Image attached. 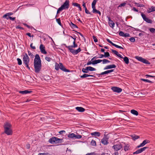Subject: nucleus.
I'll list each match as a JSON object with an SVG mask.
<instances>
[{"label": "nucleus", "mask_w": 155, "mask_h": 155, "mask_svg": "<svg viewBox=\"0 0 155 155\" xmlns=\"http://www.w3.org/2000/svg\"><path fill=\"white\" fill-rule=\"evenodd\" d=\"M66 48H67L69 50V51L74 55H76L80 52L81 49L79 47L77 49L75 50L73 48H75L78 47V45L76 43V41H73V45L67 46L65 44H63Z\"/></svg>", "instance_id": "nucleus-1"}, {"label": "nucleus", "mask_w": 155, "mask_h": 155, "mask_svg": "<svg viewBox=\"0 0 155 155\" xmlns=\"http://www.w3.org/2000/svg\"><path fill=\"white\" fill-rule=\"evenodd\" d=\"M3 127L4 129V133L8 135H12L13 134V130L12 129V125L8 122H5Z\"/></svg>", "instance_id": "nucleus-2"}, {"label": "nucleus", "mask_w": 155, "mask_h": 155, "mask_svg": "<svg viewBox=\"0 0 155 155\" xmlns=\"http://www.w3.org/2000/svg\"><path fill=\"white\" fill-rule=\"evenodd\" d=\"M69 7V0H66L61 6L59 8L57 11V14H58L64 9H67Z\"/></svg>", "instance_id": "nucleus-3"}, {"label": "nucleus", "mask_w": 155, "mask_h": 155, "mask_svg": "<svg viewBox=\"0 0 155 155\" xmlns=\"http://www.w3.org/2000/svg\"><path fill=\"white\" fill-rule=\"evenodd\" d=\"M35 72L36 73H39L41 69V63H34Z\"/></svg>", "instance_id": "nucleus-4"}, {"label": "nucleus", "mask_w": 155, "mask_h": 155, "mask_svg": "<svg viewBox=\"0 0 155 155\" xmlns=\"http://www.w3.org/2000/svg\"><path fill=\"white\" fill-rule=\"evenodd\" d=\"M136 59L138 60V61H140L144 64H150V62L148 60L145 59L142 57H139L138 56H136L135 57Z\"/></svg>", "instance_id": "nucleus-5"}, {"label": "nucleus", "mask_w": 155, "mask_h": 155, "mask_svg": "<svg viewBox=\"0 0 155 155\" xmlns=\"http://www.w3.org/2000/svg\"><path fill=\"white\" fill-rule=\"evenodd\" d=\"M108 134L106 135L104 134V135L103 138L101 140V143L104 145H106L108 144L109 142H108V140L109 139V137L108 136Z\"/></svg>", "instance_id": "nucleus-6"}, {"label": "nucleus", "mask_w": 155, "mask_h": 155, "mask_svg": "<svg viewBox=\"0 0 155 155\" xmlns=\"http://www.w3.org/2000/svg\"><path fill=\"white\" fill-rule=\"evenodd\" d=\"M140 13L141 16L144 21L148 23L152 24V23L153 21L151 19L147 17L146 15L143 12H140Z\"/></svg>", "instance_id": "nucleus-7"}, {"label": "nucleus", "mask_w": 155, "mask_h": 155, "mask_svg": "<svg viewBox=\"0 0 155 155\" xmlns=\"http://www.w3.org/2000/svg\"><path fill=\"white\" fill-rule=\"evenodd\" d=\"M112 148L115 151H117L120 150L122 148V146L121 143L114 145Z\"/></svg>", "instance_id": "nucleus-8"}, {"label": "nucleus", "mask_w": 155, "mask_h": 155, "mask_svg": "<svg viewBox=\"0 0 155 155\" xmlns=\"http://www.w3.org/2000/svg\"><path fill=\"white\" fill-rule=\"evenodd\" d=\"M111 89L114 92L117 93H120L122 91V89L121 88L117 87H113L111 88Z\"/></svg>", "instance_id": "nucleus-9"}, {"label": "nucleus", "mask_w": 155, "mask_h": 155, "mask_svg": "<svg viewBox=\"0 0 155 155\" xmlns=\"http://www.w3.org/2000/svg\"><path fill=\"white\" fill-rule=\"evenodd\" d=\"M35 58L34 60V63H41V58L38 54H37L35 56Z\"/></svg>", "instance_id": "nucleus-10"}, {"label": "nucleus", "mask_w": 155, "mask_h": 155, "mask_svg": "<svg viewBox=\"0 0 155 155\" xmlns=\"http://www.w3.org/2000/svg\"><path fill=\"white\" fill-rule=\"evenodd\" d=\"M59 64L60 65L59 69L65 72H70V71L69 69H66L61 63H59Z\"/></svg>", "instance_id": "nucleus-11"}, {"label": "nucleus", "mask_w": 155, "mask_h": 155, "mask_svg": "<svg viewBox=\"0 0 155 155\" xmlns=\"http://www.w3.org/2000/svg\"><path fill=\"white\" fill-rule=\"evenodd\" d=\"M106 39L107 41L108 42H109V43L110 44L114 46L116 48H120V49H124V48L120 46H119L117 45L114 43L109 39L107 38Z\"/></svg>", "instance_id": "nucleus-12"}, {"label": "nucleus", "mask_w": 155, "mask_h": 155, "mask_svg": "<svg viewBox=\"0 0 155 155\" xmlns=\"http://www.w3.org/2000/svg\"><path fill=\"white\" fill-rule=\"evenodd\" d=\"M39 48L42 53L44 54H46L47 53V52L45 50V47L43 44H41L40 45Z\"/></svg>", "instance_id": "nucleus-13"}, {"label": "nucleus", "mask_w": 155, "mask_h": 155, "mask_svg": "<svg viewBox=\"0 0 155 155\" xmlns=\"http://www.w3.org/2000/svg\"><path fill=\"white\" fill-rule=\"evenodd\" d=\"M57 137H53L50 138L48 142L51 143H56Z\"/></svg>", "instance_id": "nucleus-14"}, {"label": "nucleus", "mask_w": 155, "mask_h": 155, "mask_svg": "<svg viewBox=\"0 0 155 155\" xmlns=\"http://www.w3.org/2000/svg\"><path fill=\"white\" fill-rule=\"evenodd\" d=\"M119 35L120 36H123L124 37H128L130 36V35L129 33H124V32L121 31H120L119 32Z\"/></svg>", "instance_id": "nucleus-15"}, {"label": "nucleus", "mask_w": 155, "mask_h": 155, "mask_svg": "<svg viewBox=\"0 0 155 155\" xmlns=\"http://www.w3.org/2000/svg\"><path fill=\"white\" fill-rule=\"evenodd\" d=\"M116 67V66L114 64H113L107 66L104 68V70H107L112 68H115Z\"/></svg>", "instance_id": "nucleus-16"}, {"label": "nucleus", "mask_w": 155, "mask_h": 155, "mask_svg": "<svg viewBox=\"0 0 155 155\" xmlns=\"http://www.w3.org/2000/svg\"><path fill=\"white\" fill-rule=\"evenodd\" d=\"M112 52L118 57L121 58H123V57L120 54H119L118 52L116 50L113 49H111Z\"/></svg>", "instance_id": "nucleus-17"}, {"label": "nucleus", "mask_w": 155, "mask_h": 155, "mask_svg": "<svg viewBox=\"0 0 155 155\" xmlns=\"http://www.w3.org/2000/svg\"><path fill=\"white\" fill-rule=\"evenodd\" d=\"M75 109L78 112H83L85 110L84 108L82 107H75Z\"/></svg>", "instance_id": "nucleus-18"}, {"label": "nucleus", "mask_w": 155, "mask_h": 155, "mask_svg": "<svg viewBox=\"0 0 155 155\" xmlns=\"http://www.w3.org/2000/svg\"><path fill=\"white\" fill-rule=\"evenodd\" d=\"M88 77H95V76L94 75L88 74H84L83 75L80 76V78H84Z\"/></svg>", "instance_id": "nucleus-19"}, {"label": "nucleus", "mask_w": 155, "mask_h": 155, "mask_svg": "<svg viewBox=\"0 0 155 155\" xmlns=\"http://www.w3.org/2000/svg\"><path fill=\"white\" fill-rule=\"evenodd\" d=\"M32 92L31 91H29L28 90H25L24 91H20L19 93L22 94H26L29 93H31Z\"/></svg>", "instance_id": "nucleus-20"}, {"label": "nucleus", "mask_w": 155, "mask_h": 155, "mask_svg": "<svg viewBox=\"0 0 155 155\" xmlns=\"http://www.w3.org/2000/svg\"><path fill=\"white\" fill-rule=\"evenodd\" d=\"M92 8L93 9L92 12L93 13L98 14L100 16L101 15V12L96 9V7H92Z\"/></svg>", "instance_id": "nucleus-21"}, {"label": "nucleus", "mask_w": 155, "mask_h": 155, "mask_svg": "<svg viewBox=\"0 0 155 155\" xmlns=\"http://www.w3.org/2000/svg\"><path fill=\"white\" fill-rule=\"evenodd\" d=\"M69 23L70 26L72 29H74L75 28H78L76 25L73 23L72 21H70V22H69Z\"/></svg>", "instance_id": "nucleus-22"}, {"label": "nucleus", "mask_w": 155, "mask_h": 155, "mask_svg": "<svg viewBox=\"0 0 155 155\" xmlns=\"http://www.w3.org/2000/svg\"><path fill=\"white\" fill-rule=\"evenodd\" d=\"M91 134L92 136H95L99 137L100 136L101 133L99 132H95L91 133Z\"/></svg>", "instance_id": "nucleus-23"}, {"label": "nucleus", "mask_w": 155, "mask_h": 155, "mask_svg": "<svg viewBox=\"0 0 155 155\" xmlns=\"http://www.w3.org/2000/svg\"><path fill=\"white\" fill-rule=\"evenodd\" d=\"M23 63L24 64H29V61H30V59H27L26 58H25V57L24 58H23Z\"/></svg>", "instance_id": "nucleus-24"}, {"label": "nucleus", "mask_w": 155, "mask_h": 155, "mask_svg": "<svg viewBox=\"0 0 155 155\" xmlns=\"http://www.w3.org/2000/svg\"><path fill=\"white\" fill-rule=\"evenodd\" d=\"M122 59H123L124 61L126 64H128L129 63V59L127 57L125 56L124 58L123 57Z\"/></svg>", "instance_id": "nucleus-25"}, {"label": "nucleus", "mask_w": 155, "mask_h": 155, "mask_svg": "<svg viewBox=\"0 0 155 155\" xmlns=\"http://www.w3.org/2000/svg\"><path fill=\"white\" fill-rule=\"evenodd\" d=\"M130 112L132 114L136 116H137L138 115V111L134 109L131 110L130 111Z\"/></svg>", "instance_id": "nucleus-26"}, {"label": "nucleus", "mask_w": 155, "mask_h": 155, "mask_svg": "<svg viewBox=\"0 0 155 155\" xmlns=\"http://www.w3.org/2000/svg\"><path fill=\"white\" fill-rule=\"evenodd\" d=\"M131 137H132V139L134 140L140 138L139 136L136 135L135 134L131 135Z\"/></svg>", "instance_id": "nucleus-27"}, {"label": "nucleus", "mask_w": 155, "mask_h": 155, "mask_svg": "<svg viewBox=\"0 0 155 155\" xmlns=\"http://www.w3.org/2000/svg\"><path fill=\"white\" fill-rule=\"evenodd\" d=\"M150 141L148 140H145L143 141L142 143H141L143 147L146 144L149 143Z\"/></svg>", "instance_id": "nucleus-28"}, {"label": "nucleus", "mask_w": 155, "mask_h": 155, "mask_svg": "<svg viewBox=\"0 0 155 155\" xmlns=\"http://www.w3.org/2000/svg\"><path fill=\"white\" fill-rule=\"evenodd\" d=\"M63 142V139H60L57 137L56 143H61Z\"/></svg>", "instance_id": "nucleus-29"}, {"label": "nucleus", "mask_w": 155, "mask_h": 155, "mask_svg": "<svg viewBox=\"0 0 155 155\" xmlns=\"http://www.w3.org/2000/svg\"><path fill=\"white\" fill-rule=\"evenodd\" d=\"M140 80L141 81H143L144 82H148V83H153V81H150L148 79H143V78H141L140 79Z\"/></svg>", "instance_id": "nucleus-30"}, {"label": "nucleus", "mask_w": 155, "mask_h": 155, "mask_svg": "<svg viewBox=\"0 0 155 155\" xmlns=\"http://www.w3.org/2000/svg\"><path fill=\"white\" fill-rule=\"evenodd\" d=\"M108 24L112 28H113L115 25V23L114 21H111L110 22H108Z\"/></svg>", "instance_id": "nucleus-31"}, {"label": "nucleus", "mask_w": 155, "mask_h": 155, "mask_svg": "<svg viewBox=\"0 0 155 155\" xmlns=\"http://www.w3.org/2000/svg\"><path fill=\"white\" fill-rule=\"evenodd\" d=\"M129 150V146L128 144L126 145L125 144V146L124 147V150L125 151H127Z\"/></svg>", "instance_id": "nucleus-32"}, {"label": "nucleus", "mask_w": 155, "mask_h": 155, "mask_svg": "<svg viewBox=\"0 0 155 155\" xmlns=\"http://www.w3.org/2000/svg\"><path fill=\"white\" fill-rule=\"evenodd\" d=\"M60 67V65L57 62H56L55 64V69L57 71L59 70Z\"/></svg>", "instance_id": "nucleus-33"}, {"label": "nucleus", "mask_w": 155, "mask_h": 155, "mask_svg": "<svg viewBox=\"0 0 155 155\" xmlns=\"http://www.w3.org/2000/svg\"><path fill=\"white\" fill-rule=\"evenodd\" d=\"M87 67V68L88 70V71H95L96 70V69L94 68H93L91 66H88Z\"/></svg>", "instance_id": "nucleus-34"}, {"label": "nucleus", "mask_w": 155, "mask_h": 155, "mask_svg": "<svg viewBox=\"0 0 155 155\" xmlns=\"http://www.w3.org/2000/svg\"><path fill=\"white\" fill-rule=\"evenodd\" d=\"M82 72L84 73H88V71L87 67H86L85 68H83L82 70Z\"/></svg>", "instance_id": "nucleus-35"}, {"label": "nucleus", "mask_w": 155, "mask_h": 155, "mask_svg": "<svg viewBox=\"0 0 155 155\" xmlns=\"http://www.w3.org/2000/svg\"><path fill=\"white\" fill-rule=\"evenodd\" d=\"M94 65H95L99 63L102 61V60L100 59H98L93 61Z\"/></svg>", "instance_id": "nucleus-36"}, {"label": "nucleus", "mask_w": 155, "mask_h": 155, "mask_svg": "<svg viewBox=\"0 0 155 155\" xmlns=\"http://www.w3.org/2000/svg\"><path fill=\"white\" fill-rule=\"evenodd\" d=\"M98 0H94L93 2H92L91 6L92 8L94 7H95V5H96L97 2Z\"/></svg>", "instance_id": "nucleus-37"}, {"label": "nucleus", "mask_w": 155, "mask_h": 155, "mask_svg": "<svg viewBox=\"0 0 155 155\" xmlns=\"http://www.w3.org/2000/svg\"><path fill=\"white\" fill-rule=\"evenodd\" d=\"M91 145L93 146H96V142L95 140H92L91 142Z\"/></svg>", "instance_id": "nucleus-38"}, {"label": "nucleus", "mask_w": 155, "mask_h": 155, "mask_svg": "<svg viewBox=\"0 0 155 155\" xmlns=\"http://www.w3.org/2000/svg\"><path fill=\"white\" fill-rule=\"evenodd\" d=\"M56 21L61 26H62V24H61V21L60 18H58L56 19Z\"/></svg>", "instance_id": "nucleus-39"}, {"label": "nucleus", "mask_w": 155, "mask_h": 155, "mask_svg": "<svg viewBox=\"0 0 155 155\" xmlns=\"http://www.w3.org/2000/svg\"><path fill=\"white\" fill-rule=\"evenodd\" d=\"M75 134L74 133H71L69 134L68 135V137L69 138H74Z\"/></svg>", "instance_id": "nucleus-40"}, {"label": "nucleus", "mask_w": 155, "mask_h": 155, "mask_svg": "<svg viewBox=\"0 0 155 155\" xmlns=\"http://www.w3.org/2000/svg\"><path fill=\"white\" fill-rule=\"evenodd\" d=\"M73 31H75V32H76L78 34H79L80 35H81L82 37H83V39H84V41L85 42L86 41V39L84 37V35H83V34L81 33V32H78V31H75L74 30H73Z\"/></svg>", "instance_id": "nucleus-41"}, {"label": "nucleus", "mask_w": 155, "mask_h": 155, "mask_svg": "<svg viewBox=\"0 0 155 155\" xmlns=\"http://www.w3.org/2000/svg\"><path fill=\"white\" fill-rule=\"evenodd\" d=\"M17 60L18 61V64L19 65H21L22 64L21 60L19 58H17Z\"/></svg>", "instance_id": "nucleus-42"}, {"label": "nucleus", "mask_w": 155, "mask_h": 155, "mask_svg": "<svg viewBox=\"0 0 155 155\" xmlns=\"http://www.w3.org/2000/svg\"><path fill=\"white\" fill-rule=\"evenodd\" d=\"M82 137V136L78 134V135H75V139H80Z\"/></svg>", "instance_id": "nucleus-43"}, {"label": "nucleus", "mask_w": 155, "mask_h": 155, "mask_svg": "<svg viewBox=\"0 0 155 155\" xmlns=\"http://www.w3.org/2000/svg\"><path fill=\"white\" fill-rule=\"evenodd\" d=\"M102 61H103V64L110 62V61H109L106 59H104L103 60H102Z\"/></svg>", "instance_id": "nucleus-44"}, {"label": "nucleus", "mask_w": 155, "mask_h": 155, "mask_svg": "<svg viewBox=\"0 0 155 155\" xmlns=\"http://www.w3.org/2000/svg\"><path fill=\"white\" fill-rule=\"evenodd\" d=\"M24 25L26 27H27L28 28H30V29H32V28H33V29H34L35 30H36L32 26H30L28 25L27 24H24Z\"/></svg>", "instance_id": "nucleus-45"}, {"label": "nucleus", "mask_w": 155, "mask_h": 155, "mask_svg": "<svg viewBox=\"0 0 155 155\" xmlns=\"http://www.w3.org/2000/svg\"><path fill=\"white\" fill-rule=\"evenodd\" d=\"M45 59L48 62L50 61L52 59L51 58H50V57H49L48 56H46L45 58Z\"/></svg>", "instance_id": "nucleus-46"}, {"label": "nucleus", "mask_w": 155, "mask_h": 155, "mask_svg": "<svg viewBox=\"0 0 155 155\" xmlns=\"http://www.w3.org/2000/svg\"><path fill=\"white\" fill-rule=\"evenodd\" d=\"M104 54L105 58L108 57L110 56V54L108 52H105Z\"/></svg>", "instance_id": "nucleus-47"}, {"label": "nucleus", "mask_w": 155, "mask_h": 155, "mask_svg": "<svg viewBox=\"0 0 155 155\" xmlns=\"http://www.w3.org/2000/svg\"><path fill=\"white\" fill-rule=\"evenodd\" d=\"M28 54L31 58H33L34 56L29 51H28Z\"/></svg>", "instance_id": "nucleus-48"}, {"label": "nucleus", "mask_w": 155, "mask_h": 155, "mask_svg": "<svg viewBox=\"0 0 155 155\" xmlns=\"http://www.w3.org/2000/svg\"><path fill=\"white\" fill-rule=\"evenodd\" d=\"M10 16H9L8 14H7V13L5 14L2 16V18H5L7 20L9 19V18H8Z\"/></svg>", "instance_id": "nucleus-49"}, {"label": "nucleus", "mask_w": 155, "mask_h": 155, "mask_svg": "<svg viewBox=\"0 0 155 155\" xmlns=\"http://www.w3.org/2000/svg\"><path fill=\"white\" fill-rule=\"evenodd\" d=\"M149 30L152 33H155V29L153 28H150Z\"/></svg>", "instance_id": "nucleus-50"}, {"label": "nucleus", "mask_w": 155, "mask_h": 155, "mask_svg": "<svg viewBox=\"0 0 155 155\" xmlns=\"http://www.w3.org/2000/svg\"><path fill=\"white\" fill-rule=\"evenodd\" d=\"M92 38L95 42H97L98 41V39L95 36L93 35L92 36Z\"/></svg>", "instance_id": "nucleus-51"}, {"label": "nucleus", "mask_w": 155, "mask_h": 155, "mask_svg": "<svg viewBox=\"0 0 155 155\" xmlns=\"http://www.w3.org/2000/svg\"><path fill=\"white\" fill-rule=\"evenodd\" d=\"M72 5L74 6H76L78 7L79 6H80V4H78L77 3H72Z\"/></svg>", "instance_id": "nucleus-52"}, {"label": "nucleus", "mask_w": 155, "mask_h": 155, "mask_svg": "<svg viewBox=\"0 0 155 155\" xmlns=\"http://www.w3.org/2000/svg\"><path fill=\"white\" fill-rule=\"evenodd\" d=\"M85 9V12L87 14H90V15H93L92 14L91 12H89V11L87 9V8H86V9Z\"/></svg>", "instance_id": "nucleus-53"}, {"label": "nucleus", "mask_w": 155, "mask_h": 155, "mask_svg": "<svg viewBox=\"0 0 155 155\" xmlns=\"http://www.w3.org/2000/svg\"><path fill=\"white\" fill-rule=\"evenodd\" d=\"M130 41L132 42H134L135 41V39L134 37H131L129 39Z\"/></svg>", "instance_id": "nucleus-54"}, {"label": "nucleus", "mask_w": 155, "mask_h": 155, "mask_svg": "<svg viewBox=\"0 0 155 155\" xmlns=\"http://www.w3.org/2000/svg\"><path fill=\"white\" fill-rule=\"evenodd\" d=\"M126 4V3L125 2H124L120 4L119 6V7H124L125 6Z\"/></svg>", "instance_id": "nucleus-55"}, {"label": "nucleus", "mask_w": 155, "mask_h": 155, "mask_svg": "<svg viewBox=\"0 0 155 155\" xmlns=\"http://www.w3.org/2000/svg\"><path fill=\"white\" fill-rule=\"evenodd\" d=\"M91 64H92L93 65H94V61H88V62H87V65H90Z\"/></svg>", "instance_id": "nucleus-56"}, {"label": "nucleus", "mask_w": 155, "mask_h": 155, "mask_svg": "<svg viewBox=\"0 0 155 155\" xmlns=\"http://www.w3.org/2000/svg\"><path fill=\"white\" fill-rule=\"evenodd\" d=\"M114 71V69H111L110 70H107L106 71V74H107L108 73L112 72Z\"/></svg>", "instance_id": "nucleus-57"}, {"label": "nucleus", "mask_w": 155, "mask_h": 155, "mask_svg": "<svg viewBox=\"0 0 155 155\" xmlns=\"http://www.w3.org/2000/svg\"><path fill=\"white\" fill-rule=\"evenodd\" d=\"M148 147H144L140 149V150L141 151V153L143 151L147 148H148Z\"/></svg>", "instance_id": "nucleus-58"}, {"label": "nucleus", "mask_w": 155, "mask_h": 155, "mask_svg": "<svg viewBox=\"0 0 155 155\" xmlns=\"http://www.w3.org/2000/svg\"><path fill=\"white\" fill-rule=\"evenodd\" d=\"M148 147H144L140 149V150L141 151V153L143 151L147 148H148Z\"/></svg>", "instance_id": "nucleus-59"}, {"label": "nucleus", "mask_w": 155, "mask_h": 155, "mask_svg": "<svg viewBox=\"0 0 155 155\" xmlns=\"http://www.w3.org/2000/svg\"><path fill=\"white\" fill-rule=\"evenodd\" d=\"M145 76L146 77V78H147L148 77L153 78L155 77V76L151 75H150L149 74H146Z\"/></svg>", "instance_id": "nucleus-60"}, {"label": "nucleus", "mask_w": 155, "mask_h": 155, "mask_svg": "<svg viewBox=\"0 0 155 155\" xmlns=\"http://www.w3.org/2000/svg\"><path fill=\"white\" fill-rule=\"evenodd\" d=\"M16 29H19L21 30H24V28H23L20 26L19 25H18L16 27Z\"/></svg>", "instance_id": "nucleus-61"}, {"label": "nucleus", "mask_w": 155, "mask_h": 155, "mask_svg": "<svg viewBox=\"0 0 155 155\" xmlns=\"http://www.w3.org/2000/svg\"><path fill=\"white\" fill-rule=\"evenodd\" d=\"M33 43H31L30 45V47L33 50H35L36 49V48L35 46H33Z\"/></svg>", "instance_id": "nucleus-62"}, {"label": "nucleus", "mask_w": 155, "mask_h": 155, "mask_svg": "<svg viewBox=\"0 0 155 155\" xmlns=\"http://www.w3.org/2000/svg\"><path fill=\"white\" fill-rule=\"evenodd\" d=\"M38 155H51L49 154L48 153H40L38 154Z\"/></svg>", "instance_id": "nucleus-63"}, {"label": "nucleus", "mask_w": 155, "mask_h": 155, "mask_svg": "<svg viewBox=\"0 0 155 155\" xmlns=\"http://www.w3.org/2000/svg\"><path fill=\"white\" fill-rule=\"evenodd\" d=\"M151 11H152L153 12L155 11V7L153 6H152L151 7Z\"/></svg>", "instance_id": "nucleus-64"}]
</instances>
